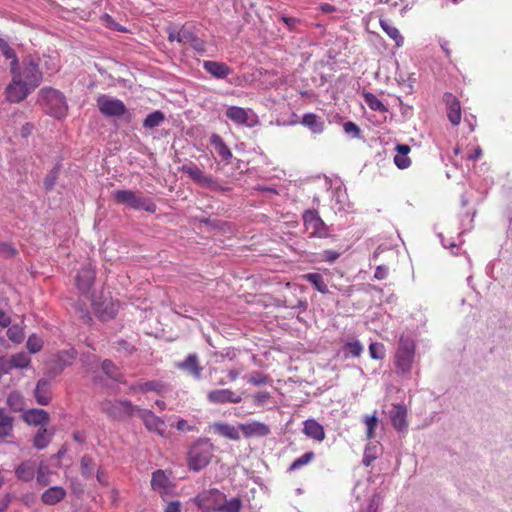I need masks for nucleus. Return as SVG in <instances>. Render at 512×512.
Here are the masks:
<instances>
[{"label": "nucleus", "mask_w": 512, "mask_h": 512, "mask_svg": "<svg viewBox=\"0 0 512 512\" xmlns=\"http://www.w3.org/2000/svg\"><path fill=\"white\" fill-rule=\"evenodd\" d=\"M389 419L395 430L400 433L407 431V408L404 404H393L389 411Z\"/></svg>", "instance_id": "13"}, {"label": "nucleus", "mask_w": 512, "mask_h": 512, "mask_svg": "<svg viewBox=\"0 0 512 512\" xmlns=\"http://www.w3.org/2000/svg\"><path fill=\"white\" fill-rule=\"evenodd\" d=\"M12 82L6 88V97L10 102L19 103L34 89L22 81L19 76L12 75Z\"/></svg>", "instance_id": "12"}, {"label": "nucleus", "mask_w": 512, "mask_h": 512, "mask_svg": "<svg viewBox=\"0 0 512 512\" xmlns=\"http://www.w3.org/2000/svg\"><path fill=\"white\" fill-rule=\"evenodd\" d=\"M303 432L306 436L316 440L323 441L325 439V431L323 426L314 419H307L303 423Z\"/></svg>", "instance_id": "28"}, {"label": "nucleus", "mask_w": 512, "mask_h": 512, "mask_svg": "<svg viewBox=\"0 0 512 512\" xmlns=\"http://www.w3.org/2000/svg\"><path fill=\"white\" fill-rule=\"evenodd\" d=\"M112 198L117 204L126 205L134 210H144L154 213L157 209L155 202L132 190H116L112 192Z\"/></svg>", "instance_id": "4"}, {"label": "nucleus", "mask_w": 512, "mask_h": 512, "mask_svg": "<svg viewBox=\"0 0 512 512\" xmlns=\"http://www.w3.org/2000/svg\"><path fill=\"white\" fill-rule=\"evenodd\" d=\"M214 432L230 440H239L238 429L230 424L217 422L212 425Z\"/></svg>", "instance_id": "33"}, {"label": "nucleus", "mask_w": 512, "mask_h": 512, "mask_svg": "<svg viewBox=\"0 0 512 512\" xmlns=\"http://www.w3.org/2000/svg\"><path fill=\"white\" fill-rule=\"evenodd\" d=\"M343 351L348 352L353 357H359L363 352V346L359 340H353L344 344Z\"/></svg>", "instance_id": "45"}, {"label": "nucleus", "mask_w": 512, "mask_h": 512, "mask_svg": "<svg viewBox=\"0 0 512 512\" xmlns=\"http://www.w3.org/2000/svg\"><path fill=\"white\" fill-rule=\"evenodd\" d=\"M225 498V495L217 489H210L199 493L194 499V504L201 510L207 511L210 509L211 502L215 504Z\"/></svg>", "instance_id": "19"}, {"label": "nucleus", "mask_w": 512, "mask_h": 512, "mask_svg": "<svg viewBox=\"0 0 512 512\" xmlns=\"http://www.w3.org/2000/svg\"><path fill=\"white\" fill-rule=\"evenodd\" d=\"M50 474H51V471H50L49 465L47 463H45L44 461H41L37 465L36 472H35L37 483L40 486L49 485L51 482Z\"/></svg>", "instance_id": "38"}, {"label": "nucleus", "mask_w": 512, "mask_h": 512, "mask_svg": "<svg viewBox=\"0 0 512 512\" xmlns=\"http://www.w3.org/2000/svg\"><path fill=\"white\" fill-rule=\"evenodd\" d=\"M181 171L201 187L212 191H227L229 189L222 187L212 175L206 174L193 162L182 165Z\"/></svg>", "instance_id": "9"}, {"label": "nucleus", "mask_w": 512, "mask_h": 512, "mask_svg": "<svg viewBox=\"0 0 512 512\" xmlns=\"http://www.w3.org/2000/svg\"><path fill=\"white\" fill-rule=\"evenodd\" d=\"M241 431L246 437H252V436H267L270 433V429L267 425L261 422H249L245 424H241L240 427Z\"/></svg>", "instance_id": "30"}, {"label": "nucleus", "mask_w": 512, "mask_h": 512, "mask_svg": "<svg viewBox=\"0 0 512 512\" xmlns=\"http://www.w3.org/2000/svg\"><path fill=\"white\" fill-rule=\"evenodd\" d=\"M137 416L143 421L147 430L164 435L166 430L164 421L156 416L151 410L139 408Z\"/></svg>", "instance_id": "14"}, {"label": "nucleus", "mask_w": 512, "mask_h": 512, "mask_svg": "<svg viewBox=\"0 0 512 512\" xmlns=\"http://www.w3.org/2000/svg\"><path fill=\"white\" fill-rule=\"evenodd\" d=\"M53 432H49L46 428L41 427L34 436L33 446L38 450L45 449L51 442Z\"/></svg>", "instance_id": "35"}, {"label": "nucleus", "mask_w": 512, "mask_h": 512, "mask_svg": "<svg viewBox=\"0 0 512 512\" xmlns=\"http://www.w3.org/2000/svg\"><path fill=\"white\" fill-rule=\"evenodd\" d=\"M315 457V454L314 452L312 451H309V452H306L304 453L303 455H301L300 457H298L297 459H295L291 465H290V470L291 471H295V470H298L300 469L301 467H303L304 465L308 464L309 462H311Z\"/></svg>", "instance_id": "43"}, {"label": "nucleus", "mask_w": 512, "mask_h": 512, "mask_svg": "<svg viewBox=\"0 0 512 512\" xmlns=\"http://www.w3.org/2000/svg\"><path fill=\"white\" fill-rule=\"evenodd\" d=\"M14 418L4 408H0V438L12 437Z\"/></svg>", "instance_id": "32"}, {"label": "nucleus", "mask_w": 512, "mask_h": 512, "mask_svg": "<svg viewBox=\"0 0 512 512\" xmlns=\"http://www.w3.org/2000/svg\"><path fill=\"white\" fill-rule=\"evenodd\" d=\"M77 357V351L74 348L59 351L54 360L52 372L54 375L62 373V371L70 366Z\"/></svg>", "instance_id": "20"}, {"label": "nucleus", "mask_w": 512, "mask_h": 512, "mask_svg": "<svg viewBox=\"0 0 512 512\" xmlns=\"http://www.w3.org/2000/svg\"><path fill=\"white\" fill-rule=\"evenodd\" d=\"M95 275V271L90 265H85L80 269L76 277V286L82 294L87 295L90 292Z\"/></svg>", "instance_id": "17"}, {"label": "nucleus", "mask_w": 512, "mask_h": 512, "mask_svg": "<svg viewBox=\"0 0 512 512\" xmlns=\"http://www.w3.org/2000/svg\"><path fill=\"white\" fill-rule=\"evenodd\" d=\"M443 101L447 109V117L452 125L457 126L461 121L460 101L452 93H445Z\"/></svg>", "instance_id": "18"}, {"label": "nucleus", "mask_w": 512, "mask_h": 512, "mask_svg": "<svg viewBox=\"0 0 512 512\" xmlns=\"http://www.w3.org/2000/svg\"><path fill=\"white\" fill-rule=\"evenodd\" d=\"M26 347L30 353H37L42 349L43 341L35 334H32L27 339Z\"/></svg>", "instance_id": "48"}, {"label": "nucleus", "mask_w": 512, "mask_h": 512, "mask_svg": "<svg viewBox=\"0 0 512 512\" xmlns=\"http://www.w3.org/2000/svg\"><path fill=\"white\" fill-rule=\"evenodd\" d=\"M343 130L346 134L351 135L353 138H359L361 135L360 128L351 121H347L343 124Z\"/></svg>", "instance_id": "53"}, {"label": "nucleus", "mask_w": 512, "mask_h": 512, "mask_svg": "<svg viewBox=\"0 0 512 512\" xmlns=\"http://www.w3.org/2000/svg\"><path fill=\"white\" fill-rule=\"evenodd\" d=\"M176 429L181 432H191L196 429L194 425H190L186 420L180 419L176 423Z\"/></svg>", "instance_id": "60"}, {"label": "nucleus", "mask_w": 512, "mask_h": 512, "mask_svg": "<svg viewBox=\"0 0 512 512\" xmlns=\"http://www.w3.org/2000/svg\"><path fill=\"white\" fill-rule=\"evenodd\" d=\"M31 359L26 352H19L11 355L9 358L8 368H27L30 365Z\"/></svg>", "instance_id": "41"}, {"label": "nucleus", "mask_w": 512, "mask_h": 512, "mask_svg": "<svg viewBox=\"0 0 512 512\" xmlns=\"http://www.w3.org/2000/svg\"><path fill=\"white\" fill-rule=\"evenodd\" d=\"M388 276V268L384 265H379L375 269L374 278L377 280H383Z\"/></svg>", "instance_id": "63"}, {"label": "nucleus", "mask_w": 512, "mask_h": 512, "mask_svg": "<svg viewBox=\"0 0 512 512\" xmlns=\"http://www.w3.org/2000/svg\"><path fill=\"white\" fill-rule=\"evenodd\" d=\"M225 116L238 126L253 128L259 124L258 115L251 108L228 106L225 110Z\"/></svg>", "instance_id": "10"}, {"label": "nucleus", "mask_w": 512, "mask_h": 512, "mask_svg": "<svg viewBox=\"0 0 512 512\" xmlns=\"http://www.w3.org/2000/svg\"><path fill=\"white\" fill-rule=\"evenodd\" d=\"M0 254L12 257L16 254V249L7 242H0Z\"/></svg>", "instance_id": "57"}, {"label": "nucleus", "mask_w": 512, "mask_h": 512, "mask_svg": "<svg viewBox=\"0 0 512 512\" xmlns=\"http://www.w3.org/2000/svg\"><path fill=\"white\" fill-rule=\"evenodd\" d=\"M96 106L106 118L122 119L125 123H131L132 121V113L120 99L102 94L96 99Z\"/></svg>", "instance_id": "3"}, {"label": "nucleus", "mask_w": 512, "mask_h": 512, "mask_svg": "<svg viewBox=\"0 0 512 512\" xmlns=\"http://www.w3.org/2000/svg\"><path fill=\"white\" fill-rule=\"evenodd\" d=\"M163 500L166 502L164 512H181L182 505L180 501H166L165 498Z\"/></svg>", "instance_id": "59"}, {"label": "nucleus", "mask_w": 512, "mask_h": 512, "mask_svg": "<svg viewBox=\"0 0 512 512\" xmlns=\"http://www.w3.org/2000/svg\"><path fill=\"white\" fill-rule=\"evenodd\" d=\"M381 504V499L379 495H374L368 503V506L365 510V512H378V508Z\"/></svg>", "instance_id": "58"}, {"label": "nucleus", "mask_w": 512, "mask_h": 512, "mask_svg": "<svg viewBox=\"0 0 512 512\" xmlns=\"http://www.w3.org/2000/svg\"><path fill=\"white\" fill-rule=\"evenodd\" d=\"M36 467L34 460L23 461L15 468V475L20 481L30 482L35 477Z\"/></svg>", "instance_id": "26"}, {"label": "nucleus", "mask_w": 512, "mask_h": 512, "mask_svg": "<svg viewBox=\"0 0 512 512\" xmlns=\"http://www.w3.org/2000/svg\"><path fill=\"white\" fill-rule=\"evenodd\" d=\"M248 383L254 386H261L269 383L270 378L268 375L263 374L259 371H253L247 378Z\"/></svg>", "instance_id": "44"}, {"label": "nucleus", "mask_w": 512, "mask_h": 512, "mask_svg": "<svg viewBox=\"0 0 512 512\" xmlns=\"http://www.w3.org/2000/svg\"><path fill=\"white\" fill-rule=\"evenodd\" d=\"M139 406L127 399L107 400L102 403V411L111 419L126 421L137 415Z\"/></svg>", "instance_id": "5"}, {"label": "nucleus", "mask_w": 512, "mask_h": 512, "mask_svg": "<svg viewBox=\"0 0 512 512\" xmlns=\"http://www.w3.org/2000/svg\"><path fill=\"white\" fill-rule=\"evenodd\" d=\"M380 26L386 34L395 41L397 47H401L403 45L404 38L395 26L389 24L385 20H380Z\"/></svg>", "instance_id": "39"}, {"label": "nucleus", "mask_w": 512, "mask_h": 512, "mask_svg": "<svg viewBox=\"0 0 512 512\" xmlns=\"http://www.w3.org/2000/svg\"><path fill=\"white\" fill-rule=\"evenodd\" d=\"M131 389L135 390L138 389L141 392H148V391H160L162 389V384L159 381H147L144 383H140L137 386H133Z\"/></svg>", "instance_id": "47"}, {"label": "nucleus", "mask_w": 512, "mask_h": 512, "mask_svg": "<svg viewBox=\"0 0 512 512\" xmlns=\"http://www.w3.org/2000/svg\"><path fill=\"white\" fill-rule=\"evenodd\" d=\"M300 123L308 128L313 134H321L325 127V123L322 118L314 113L304 114Z\"/></svg>", "instance_id": "29"}, {"label": "nucleus", "mask_w": 512, "mask_h": 512, "mask_svg": "<svg viewBox=\"0 0 512 512\" xmlns=\"http://www.w3.org/2000/svg\"><path fill=\"white\" fill-rule=\"evenodd\" d=\"M181 171L201 187L212 191H227L229 189L222 187L212 175L206 174L193 162L182 165Z\"/></svg>", "instance_id": "8"}, {"label": "nucleus", "mask_w": 512, "mask_h": 512, "mask_svg": "<svg viewBox=\"0 0 512 512\" xmlns=\"http://www.w3.org/2000/svg\"><path fill=\"white\" fill-rule=\"evenodd\" d=\"M82 475L84 477H90L93 473V460L90 456L84 455L80 461Z\"/></svg>", "instance_id": "51"}, {"label": "nucleus", "mask_w": 512, "mask_h": 512, "mask_svg": "<svg viewBox=\"0 0 512 512\" xmlns=\"http://www.w3.org/2000/svg\"><path fill=\"white\" fill-rule=\"evenodd\" d=\"M207 399L212 404H237L242 401L240 394L230 389H216L207 394Z\"/></svg>", "instance_id": "15"}, {"label": "nucleus", "mask_w": 512, "mask_h": 512, "mask_svg": "<svg viewBox=\"0 0 512 512\" xmlns=\"http://www.w3.org/2000/svg\"><path fill=\"white\" fill-rule=\"evenodd\" d=\"M203 69L216 79H225L232 73V69L224 62L205 60Z\"/></svg>", "instance_id": "21"}, {"label": "nucleus", "mask_w": 512, "mask_h": 512, "mask_svg": "<svg viewBox=\"0 0 512 512\" xmlns=\"http://www.w3.org/2000/svg\"><path fill=\"white\" fill-rule=\"evenodd\" d=\"M369 354L372 359H382L383 345L379 343H371L369 345Z\"/></svg>", "instance_id": "55"}, {"label": "nucleus", "mask_w": 512, "mask_h": 512, "mask_svg": "<svg viewBox=\"0 0 512 512\" xmlns=\"http://www.w3.org/2000/svg\"><path fill=\"white\" fill-rule=\"evenodd\" d=\"M303 223L310 238H327L329 236V227L319 216L318 211L309 209L304 211Z\"/></svg>", "instance_id": "11"}, {"label": "nucleus", "mask_w": 512, "mask_h": 512, "mask_svg": "<svg viewBox=\"0 0 512 512\" xmlns=\"http://www.w3.org/2000/svg\"><path fill=\"white\" fill-rule=\"evenodd\" d=\"M209 142L223 161H229L232 158V152L230 148L224 143L220 135L215 133L212 134L210 136Z\"/></svg>", "instance_id": "31"}, {"label": "nucleus", "mask_w": 512, "mask_h": 512, "mask_svg": "<svg viewBox=\"0 0 512 512\" xmlns=\"http://www.w3.org/2000/svg\"><path fill=\"white\" fill-rule=\"evenodd\" d=\"M42 60L35 55H27L23 58L21 67L19 65L15 70H10L12 75L19 76V78L29 85L32 89L37 88L42 79L43 73L40 69Z\"/></svg>", "instance_id": "2"}, {"label": "nucleus", "mask_w": 512, "mask_h": 512, "mask_svg": "<svg viewBox=\"0 0 512 512\" xmlns=\"http://www.w3.org/2000/svg\"><path fill=\"white\" fill-rule=\"evenodd\" d=\"M177 367L188 372L196 380H200L202 378L203 368L199 365L196 354H189L183 362L178 364Z\"/></svg>", "instance_id": "25"}, {"label": "nucleus", "mask_w": 512, "mask_h": 512, "mask_svg": "<svg viewBox=\"0 0 512 512\" xmlns=\"http://www.w3.org/2000/svg\"><path fill=\"white\" fill-rule=\"evenodd\" d=\"M41 102L48 114L54 118L61 119L67 113V104L65 96L53 88H43L41 90Z\"/></svg>", "instance_id": "7"}, {"label": "nucleus", "mask_w": 512, "mask_h": 512, "mask_svg": "<svg viewBox=\"0 0 512 512\" xmlns=\"http://www.w3.org/2000/svg\"><path fill=\"white\" fill-rule=\"evenodd\" d=\"M281 19L290 30L296 29L297 25L300 23V20L295 17L283 16Z\"/></svg>", "instance_id": "64"}, {"label": "nucleus", "mask_w": 512, "mask_h": 512, "mask_svg": "<svg viewBox=\"0 0 512 512\" xmlns=\"http://www.w3.org/2000/svg\"><path fill=\"white\" fill-rule=\"evenodd\" d=\"M302 279L309 282L321 294H328L329 289L320 273H307L302 275Z\"/></svg>", "instance_id": "34"}, {"label": "nucleus", "mask_w": 512, "mask_h": 512, "mask_svg": "<svg viewBox=\"0 0 512 512\" xmlns=\"http://www.w3.org/2000/svg\"><path fill=\"white\" fill-rule=\"evenodd\" d=\"M180 44L190 45V47L199 55H203L206 52V42L199 38L194 31L185 26H182Z\"/></svg>", "instance_id": "16"}, {"label": "nucleus", "mask_w": 512, "mask_h": 512, "mask_svg": "<svg viewBox=\"0 0 512 512\" xmlns=\"http://www.w3.org/2000/svg\"><path fill=\"white\" fill-rule=\"evenodd\" d=\"M0 51L6 59L11 60L10 70H15V68L19 65L18 57L14 49L4 38H0Z\"/></svg>", "instance_id": "37"}, {"label": "nucleus", "mask_w": 512, "mask_h": 512, "mask_svg": "<svg viewBox=\"0 0 512 512\" xmlns=\"http://www.w3.org/2000/svg\"><path fill=\"white\" fill-rule=\"evenodd\" d=\"M23 419L28 425L44 427L49 423V413L43 409H30L23 414Z\"/></svg>", "instance_id": "24"}, {"label": "nucleus", "mask_w": 512, "mask_h": 512, "mask_svg": "<svg viewBox=\"0 0 512 512\" xmlns=\"http://www.w3.org/2000/svg\"><path fill=\"white\" fill-rule=\"evenodd\" d=\"M270 399V393L267 391L258 392L254 395V402L257 405H264Z\"/></svg>", "instance_id": "62"}, {"label": "nucleus", "mask_w": 512, "mask_h": 512, "mask_svg": "<svg viewBox=\"0 0 512 512\" xmlns=\"http://www.w3.org/2000/svg\"><path fill=\"white\" fill-rule=\"evenodd\" d=\"M394 163L399 169H406L411 165V160L406 155L396 154L394 156Z\"/></svg>", "instance_id": "56"}, {"label": "nucleus", "mask_w": 512, "mask_h": 512, "mask_svg": "<svg viewBox=\"0 0 512 512\" xmlns=\"http://www.w3.org/2000/svg\"><path fill=\"white\" fill-rule=\"evenodd\" d=\"M378 420L375 415L366 416L365 424L367 426V438L372 439L374 437V430L377 426Z\"/></svg>", "instance_id": "54"}, {"label": "nucleus", "mask_w": 512, "mask_h": 512, "mask_svg": "<svg viewBox=\"0 0 512 512\" xmlns=\"http://www.w3.org/2000/svg\"><path fill=\"white\" fill-rule=\"evenodd\" d=\"M415 357V343L413 339L402 335L399 339L395 354V365L400 374H408L412 369Z\"/></svg>", "instance_id": "6"}, {"label": "nucleus", "mask_w": 512, "mask_h": 512, "mask_svg": "<svg viewBox=\"0 0 512 512\" xmlns=\"http://www.w3.org/2000/svg\"><path fill=\"white\" fill-rule=\"evenodd\" d=\"M214 452V445L208 438H200L194 442L188 451V467L199 472L210 463Z\"/></svg>", "instance_id": "1"}, {"label": "nucleus", "mask_w": 512, "mask_h": 512, "mask_svg": "<svg viewBox=\"0 0 512 512\" xmlns=\"http://www.w3.org/2000/svg\"><path fill=\"white\" fill-rule=\"evenodd\" d=\"M164 120L165 114L160 110H156L146 116L143 121V127L146 129H153L160 126Z\"/></svg>", "instance_id": "40"}, {"label": "nucleus", "mask_w": 512, "mask_h": 512, "mask_svg": "<svg viewBox=\"0 0 512 512\" xmlns=\"http://www.w3.org/2000/svg\"><path fill=\"white\" fill-rule=\"evenodd\" d=\"M151 487L154 491L158 492L163 499L170 493V481L163 470H157L153 472Z\"/></svg>", "instance_id": "22"}, {"label": "nucleus", "mask_w": 512, "mask_h": 512, "mask_svg": "<svg viewBox=\"0 0 512 512\" xmlns=\"http://www.w3.org/2000/svg\"><path fill=\"white\" fill-rule=\"evenodd\" d=\"M34 396L36 402L41 406H46L51 401V382L47 378H41L38 380L35 390Z\"/></svg>", "instance_id": "23"}, {"label": "nucleus", "mask_w": 512, "mask_h": 512, "mask_svg": "<svg viewBox=\"0 0 512 512\" xmlns=\"http://www.w3.org/2000/svg\"><path fill=\"white\" fill-rule=\"evenodd\" d=\"M59 175V166L56 165L51 169V171L47 174V176L44 178V187L47 191L51 190L58 178Z\"/></svg>", "instance_id": "49"}, {"label": "nucleus", "mask_w": 512, "mask_h": 512, "mask_svg": "<svg viewBox=\"0 0 512 512\" xmlns=\"http://www.w3.org/2000/svg\"><path fill=\"white\" fill-rule=\"evenodd\" d=\"M225 502L223 504H217L213 507L216 512H240L242 509V501L240 498L235 497L227 500L223 498Z\"/></svg>", "instance_id": "36"}, {"label": "nucleus", "mask_w": 512, "mask_h": 512, "mask_svg": "<svg viewBox=\"0 0 512 512\" xmlns=\"http://www.w3.org/2000/svg\"><path fill=\"white\" fill-rule=\"evenodd\" d=\"M102 371L111 379L117 380L118 370L114 363L110 360H104L102 362Z\"/></svg>", "instance_id": "52"}, {"label": "nucleus", "mask_w": 512, "mask_h": 512, "mask_svg": "<svg viewBox=\"0 0 512 512\" xmlns=\"http://www.w3.org/2000/svg\"><path fill=\"white\" fill-rule=\"evenodd\" d=\"M7 336L12 342L16 344H19L24 340V332L19 325H13L9 327L7 330Z\"/></svg>", "instance_id": "46"}, {"label": "nucleus", "mask_w": 512, "mask_h": 512, "mask_svg": "<svg viewBox=\"0 0 512 512\" xmlns=\"http://www.w3.org/2000/svg\"><path fill=\"white\" fill-rule=\"evenodd\" d=\"M66 496V490L61 486H52L46 489L41 495V501L45 505H56Z\"/></svg>", "instance_id": "27"}, {"label": "nucleus", "mask_w": 512, "mask_h": 512, "mask_svg": "<svg viewBox=\"0 0 512 512\" xmlns=\"http://www.w3.org/2000/svg\"><path fill=\"white\" fill-rule=\"evenodd\" d=\"M364 99L368 107L373 111L378 112H386V106L375 96L374 94L368 92L364 94Z\"/></svg>", "instance_id": "42"}, {"label": "nucleus", "mask_w": 512, "mask_h": 512, "mask_svg": "<svg viewBox=\"0 0 512 512\" xmlns=\"http://www.w3.org/2000/svg\"><path fill=\"white\" fill-rule=\"evenodd\" d=\"M7 404L15 411L22 410L23 401L22 397L17 392H12L7 397Z\"/></svg>", "instance_id": "50"}, {"label": "nucleus", "mask_w": 512, "mask_h": 512, "mask_svg": "<svg viewBox=\"0 0 512 512\" xmlns=\"http://www.w3.org/2000/svg\"><path fill=\"white\" fill-rule=\"evenodd\" d=\"M323 260L329 263H334L340 256V253L334 250H324Z\"/></svg>", "instance_id": "61"}]
</instances>
